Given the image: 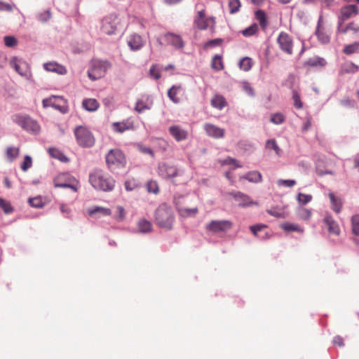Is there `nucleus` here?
<instances>
[{
    "label": "nucleus",
    "instance_id": "nucleus-21",
    "mask_svg": "<svg viewBox=\"0 0 359 359\" xmlns=\"http://www.w3.org/2000/svg\"><path fill=\"white\" fill-rule=\"evenodd\" d=\"M184 94V89L181 85L172 86L168 91V96L174 103L180 102V95Z\"/></svg>",
    "mask_w": 359,
    "mask_h": 359
},
{
    "label": "nucleus",
    "instance_id": "nucleus-17",
    "mask_svg": "<svg viewBox=\"0 0 359 359\" xmlns=\"http://www.w3.org/2000/svg\"><path fill=\"white\" fill-rule=\"evenodd\" d=\"M204 130L208 136L215 139L222 138L225 135V130L224 128L211 123H205L204 125Z\"/></svg>",
    "mask_w": 359,
    "mask_h": 359
},
{
    "label": "nucleus",
    "instance_id": "nucleus-22",
    "mask_svg": "<svg viewBox=\"0 0 359 359\" xmlns=\"http://www.w3.org/2000/svg\"><path fill=\"white\" fill-rule=\"evenodd\" d=\"M88 215L93 218H100L102 216H109L111 210L109 208L95 206L88 210Z\"/></svg>",
    "mask_w": 359,
    "mask_h": 359
},
{
    "label": "nucleus",
    "instance_id": "nucleus-33",
    "mask_svg": "<svg viewBox=\"0 0 359 359\" xmlns=\"http://www.w3.org/2000/svg\"><path fill=\"white\" fill-rule=\"evenodd\" d=\"M211 67L213 70L218 72L224 69L222 57L219 55H215L211 61Z\"/></svg>",
    "mask_w": 359,
    "mask_h": 359
},
{
    "label": "nucleus",
    "instance_id": "nucleus-37",
    "mask_svg": "<svg viewBox=\"0 0 359 359\" xmlns=\"http://www.w3.org/2000/svg\"><path fill=\"white\" fill-rule=\"evenodd\" d=\"M242 177L251 182H260L262 179L261 173L258 171L249 172Z\"/></svg>",
    "mask_w": 359,
    "mask_h": 359
},
{
    "label": "nucleus",
    "instance_id": "nucleus-31",
    "mask_svg": "<svg viewBox=\"0 0 359 359\" xmlns=\"http://www.w3.org/2000/svg\"><path fill=\"white\" fill-rule=\"evenodd\" d=\"M328 196L332 203V210L337 213L340 212L342 208L341 199L340 198L335 196V195L332 192L329 193Z\"/></svg>",
    "mask_w": 359,
    "mask_h": 359
},
{
    "label": "nucleus",
    "instance_id": "nucleus-19",
    "mask_svg": "<svg viewBox=\"0 0 359 359\" xmlns=\"http://www.w3.org/2000/svg\"><path fill=\"white\" fill-rule=\"evenodd\" d=\"M43 68L47 72H54L60 75H65L67 70L66 67L56 62H48L43 64Z\"/></svg>",
    "mask_w": 359,
    "mask_h": 359
},
{
    "label": "nucleus",
    "instance_id": "nucleus-9",
    "mask_svg": "<svg viewBox=\"0 0 359 359\" xmlns=\"http://www.w3.org/2000/svg\"><path fill=\"white\" fill-rule=\"evenodd\" d=\"M9 64L20 76L26 78L27 80L32 79V75L30 67L27 62L20 58L13 57L11 58Z\"/></svg>",
    "mask_w": 359,
    "mask_h": 359
},
{
    "label": "nucleus",
    "instance_id": "nucleus-23",
    "mask_svg": "<svg viewBox=\"0 0 359 359\" xmlns=\"http://www.w3.org/2000/svg\"><path fill=\"white\" fill-rule=\"evenodd\" d=\"M316 36L318 39V40L323 43H327L330 41V36L327 34L325 32V28L323 27V18L320 17L318 25H317V29L316 31Z\"/></svg>",
    "mask_w": 359,
    "mask_h": 359
},
{
    "label": "nucleus",
    "instance_id": "nucleus-52",
    "mask_svg": "<svg viewBox=\"0 0 359 359\" xmlns=\"http://www.w3.org/2000/svg\"><path fill=\"white\" fill-rule=\"evenodd\" d=\"M271 121L274 124H281L285 121V116L281 113H276L271 116Z\"/></svg>",
    "mask_w": 359,
    "mask_h": 359
},
{
    "label": "nucleus",
    "instance_id": "nucleus-29",
    "mask_svg": "<svg viewBox=\"0 0 359 359\" xmlns=\"http://www.w3.org/2000/svg\"><path fill=\"white\" fill-rule=\"evenodd\" d=\"M210 104L212 107L222 109L226 105V101L225 98L220 95H215L210 100Z\"/></svg>",
    "mask_w": 359,
    "mask_h": 359
},
{
    "label": "nucleus",
    "instance_id": "nucleus-13",
    "mask_svg": "<svg viewBox=\"0 0 359 359\" xmlns=\"http://www.w3.org/2000/svg\"><path fill=\"white\" fill-rule=\"evenodd\" d=\"M359 8L355 5H348L340 9V15L339 17V26L348 19L354 17L358 14Z\"/></svg>",
    "mask_w": 359,
    "mask_h": 359
},
{
    "label": "nucleus",
    "instance_id": "nucleus-58",
    "mask_svg": "<svg viewBox=\"0 0 359 359\" xmlns=\"http://www.w3.org/2000/svg\"><path fill=\"white\" fill-rule=\"evenodd\" d=\"M264 228H266V225L262 224H258L250 226V229L255 236H257L258 232Z\"/></svg>",
    "mask_w": 359,
    "mask_h": 359
},
{
    "label": "nucleus",
    "instance_id": "nucleus-11",
    "mask_svg": "<svg viewBox=\"0 0 359 359\" xmlns=\"http://www.w3.org/2000/svg\"><path fill=\"white\" fill-rule=\"evenodd\" d=\"M233 224L229 220H212L206 226L208 231L214 233L224 232L231 229Z\"/></svg>",
    "mask_w": 359,
    "mask_h": 359
},
{
    "label": "nucleus",
    "instance_id": "nucleus-4",
    "mask_svg": "<svg viewBox=\"0 0 359 359\" xmlns=\"http://www.w3.org/2000/svg\"><path fill=\"white\" fill-rule=\"evenodd\" d=\"M106 163L109 170L114 171L124 168L126 160L123 152L118 149H111L106 156Z\"/></svg>",
    "mask_w": 359,
    "mask_h": 359
},
{
    "label": "nucleus",
    "instance_id": "nucleus-45",
    "mask_svg": "<svg viewBox=\"0 0 359 359\" xmlns=\"http://www.w3.org/2000/svg\"><path fill=\"white\" fill-rule=\"evenodd\" d=\"M32 157L29 155H26L20 165V168L23 172H27L32 166Z\"/></svg>",
    "mask_w": 359,
    "mask_h": 359
},
{
    "label": "nucleus",
    "instance_id": "nucleus-57",
    "mask_svg": "<svg viewBox=\"0 0 359 359\" xmlns=\"http://www.w3.org/2000/svg\"><path fill=\"white\" fill-rule=\"evenodd\" d=\"M297 199L299 203H302L303 205H305L312 200V196L304 194H299Z\"/></svg>",
    "mask_w": 359,
    "mask_h": 359
},
{
    "label": "nucleus",
    "instance_id": "nucleus-8",
    "mask_svg": "<svg viewBox=\"0 0 359 359\" xmlns=\"http://www.w3.org/2000/svg\"><path fill=\"white\" fill-rule=\"evenodd\" d=\"M55 187L70 188L74 192L78 190V181L68 173H60L53 180Z\"/></svg>",
    "mask_w": 359,
    "mask_h": 359
},
{
    "label": "nucleus",
    "instance_id": "nucleus-5",
    "mask_svg": "<svg viewBox=\"0 0 359 359\" xmlns=\"http://www.w3.org/2000/svg\"><path fill=\"white\" fill-rule=\"evenodd\" d=\"M74 135L78 144L82 147H91L95 144V137L86 127H76L74 129Z\"/></svg>",
    "mask_w": 359,
    "mask_h": 359
},
{
    "label": "nucleus",
    "instance_id": "nucleus-62",
    "mask_svg": "<svg viewBox=\"0 0 359 359\" xmlns=\"http://www.w3.org/2000/svg\"><path fill=\"white\" fill-rule=\"evenodd\" d=\"M149 107L147 105L145 102L142 100L138 101L136 103L135 110L139 113L143 112L144 110L148 109Z\"/></svg>",
    "mask_w": 359,
    "mask_h": 359
},
{
    "label": "nucleus",
    "instance_id": "nucleus-38",
    "mask_svg": "<svg viewBox=\"0 0 359 359\" xmlns=\"http://www.w3.org/2000/svg\"><path fill=\"white\" fill-rule=\"evenodd\" d=\"M252 60L249 57H245L242 58L238 63L240 69L245 72H248L249 70H250L252 67Z\"/></svg>",
    "mask_w": 359,
    "mask_h": 359
},
{
    "label": "nucleus",
    "instance_id": "nucleus-56",
    "mask_svg": "<svg viewBox=\"0 0 359 359\" xmlns=\"http://www.w3.org/2000/svg\"><path fill=\"white\" fill-rule=\"evenodd\" d=\"M242 88H243V91L248 95L254 96V95H255L254 89L252 88V87L248 82H246V81L243 82L242 83Z\"/></svg>",
    "mask_w": 359,
    "mask_h": 359
},
{
    "label": "nucleus",
    "instance_id": "nucleus-2",
    "mask_svg": "<svg viewBox=\"0 0 359 359\" xmlns=\"http://www.w3.org/2000/svg\"><path fill=\"white\" fill-rule=\"evenodd\" d=\"M156 224L163 229L170 230L172 228L175 216L171 208L166 204H161L155 212Z\"/></svg>",
    "mask_w": 359,
    "mask_h": 359
},
{
    "label": "nucleus",
    "instance_id": "nucleus-47",
    "mask_svg": "<svg viewBox=\"0 0 359 359\" xmlns=\"http://www.w3.org/2000/svg\"><path fill=\"white\" fill-rule=\"evenodd\" d=\"M147 190L149 193L152 194H158L159 191V188L157 182L154 180H150L147 183Z\"/></svg>",
    "mask_w": 359,
    "mask_h": 359
},
{
    "label": "nucleus",
    "instance_id": "nucleus-51",
    "mask_svg": "<svg viewBox=\"0 0 359 359\" xmlns=\"http://www.w3.org/2000/svg\"><path fill=\"white\" fill-rule=\"evenodd\" d=\"M139 187L138 182L135 179H130L126 181L125 188L127 191H133Z\"/></svg>",
    "mask_w": 359,
    "mask_h": 359
},
{
    "label": "nucleus",
    "instance_id": "nucleus-53",
    "mask_svg": "<svg viewBox=\"0 0 359 359\" xmlns=\"http://www.w3.org/2000/svg\"><path fill=\"white\" fill-rule=\"evenodd\" d=\"M359 49V43H355L353 44L348 45L346 46L344 49V52L346 54H352L356 51H358Z\"/></svg>",
    "mask_w": 359,
    "mask_h": 359
},
{
    "label": "nucleus",
    "instance_id": "nucleus-55",
    "mask_svg": "<svg viewBox=\"0 0 359 359\" xmlns=\"http://www.w3.org/2000/svg\"><path fill=\"white\" fill-rule=\"evenodd\" d=\"M277 184L279 187H292L296 184V181L294 180H279L277 182Z\"/></svg>",
    "mask_w": 359,
    "mask_h": 359
},
{
    "label": "nucleus",
    "instance_id": "nucleus-30",
    "mask_svg": "<svg viewBox=\"0 0 359 359\" xmlns=\"http://www.w3.org/2000/svg\"><path fill=\"white\" fill-rule=\"evenodd\" d=\"M326 65L325 59L320 57H313L308 59L304 63L305 67H323Z\"/></svg>",
    "mask_w": 359,
    "mask_h": 359
},
{
    "label": "nucleus",
    "instance_id": "nucleus-54",
    "mask_svg": "<svg viewBox=\"0 0 359 359\" xmlns=\"http://www.w3.org/2000/svg\"><path fill=\"white\" fill-rule=\"evenodd\" d=\"M358 69V67L352 62L346 63L344 68V71L347 73H355Z\"/></svg>",
    "mask_w": 359,
    "mask_h": 359
},
{
    "label": "nucleus",
    "instance_id": "nucleus-10",
    "mask_svg": "<svg viewBox=\"0 0 359 359\" xmlns=\"http://www.w3.org/2000/svg\"><path fill=\"white\" fill-rule=\"evenodd\" d=\"M279 48L284 53L292 55L293 53V39L290 35L285 32H280L277 39Z\"/></svg>",
    "mask_w": 359,
    "mask_h": 359
},
{
    "label": "nucleus",
    "instance_id": "nucleus-25",
    "mask_svg": "<svg viewBox=\"0 0 359 359\" xmlns=\"http://www.w3.org/2000/svg\"><path fill=\"white\" fill-rule=\"evenodd\" d=\"M128 44L132 50H137L143 46L144 41L141 36L135 34L130 36Z\"/></svg>",
    "mask_w": 359,
    "mask_h": 359
},
{
    "label": "nucleus",
    "instance_id": "nucleus-46",
    "mask_svg": "<svg viewBox=\"0 0 359 359\" xmlns=\"http://www.w3.org/2000/svg\"><path fill=\"white\" fill-rule=\"evenodd\" d=\"M351 226L353 233L359 236V215L352 216Z\"/></svg>",
    "mask_w": 359,
    "mask_h": 359
},
{
    "label": "nucleus",
    "instance_id": "nucleus-41",
    "mask_svg": "<svg viewBox=\"0 0 359 359\" xmlns=\"http://www.w3.org/2000/svg\"><path fill=\"white\" fill-rule=\"evenodd\" d=\"M266 148L273 149L277 156H280L282 151L274 139L269 140L266 142Z\"/></svg>",
    "mask_w": 359,
    "mask_h": 359
},
{
    "label": "nucleus",
    "instance_id": "nucleus-50",
    "mask_svg": "<svg viewBox=\"0 0 359 359\" xmlns=\"http://www.w3.org/2000/svg\"><path fill=\"white\" fill-rule=\"evenodd\" d=\"M353 31L355 33H359V25L354 22H351L347 25V26L341 29L343 34H346L348 31Z\"/></svg>",
    "mask_w": 359,
    "mask_h": 359
},
{
    "label": "nucleus",
    "instance_id": "nucleus-42",
    "mask_svg": "<svg viewBox=\"0 0 359 359\" xmlns=\"http://www.w3.org/2000/svg\"><path fill=\"white\" fill-rule=\"evenodd\" d=\"M292 101L293 105L297 109H302L304 107V103L301 100L299 93L294 90L292 91Z\"/></svg>",
    "mask_w": 359,
    "mask_h": 359
},
{
    "label": "nucleus",
    "instance_id": "nucleus-48",
    "mask_svg": "<svg viewBox=\"0 0 359 359\" xmlns=\"http://www.w3.org/2000/svg\"><path fill=\"white\" fill-rule=\"evenodd\" d=\"M258 31V26L257 24H253L242 31L244 36H251L257 33Z\"/></svg>",
    "mask_w": 359,
    "mask_h": 359
},
{
    "label": "nucleus",
    "instance_id": "nucleus-3",
    "mask_svg": "<svg viewBox=\"0 0 359 359\" xmlns=\"http://www.w3.org/2000/svg\"><path fill=\"white\" fill-rule=\"evenodd\" d=\"M111 67V64L107 60H93L88 70V76L92 81L100 79L105 76Z\"/></svg>",
    "mask_w": 359,
    "mask_h": 359
},
{
    "label": "nucleus",
    "instance_id": "nucleus-20",
    "mask_svg": "<svg viewBox=\"0 0 359 359\" xmlns=\"http://www.w3.org/2000/svg\"><path fill=\"white\" fill-rule=\"evenodd\" d=\"M169 133L177 142L185 140L188 136V132L179 126H170Z\"/></svg>",
    "mask_w": 359,
    "mask_h": 359
},
{
    "label": "nucleus",
    "instance_id": "nucleus-28",
    "mask_svg": "<svg viewBox=\"0 0 359 359\" xmlns=\"http://www.w3.org/2000/svg\"><path fill=\"white\" fill-rule=\"evenodd\" d=\"M112 127L114 131L122 133L133 128V124L128 121L116 122L113 123Z\"/></svg>",
    "mask_w": 359,
    "mask_h": 359
},
{
    "label": "nucleus",
    "instance_id": "nucleus-34",
    "mask_svg": "<svg viewBox=\"0 0 359 359\" xmlns=\"http://www.w3.org/2000/svg\"><path fill=\"white\" fill-rule=\"evenodd\" d=\"M137 226H138L139 231L141 233H149L152 229L151 223L145 219H140V221L138 222V224H137Z\"/></svg>",
    "mask_w": 359,
    "mask_h": 359
},
{
    "label": "nucleus",
    "instance_id": "nucleus-36",
    "mask_svg": "<svg viewBox=\"0 0 359 359\" xmlns=\"http://www.w3.org/2000/svg\"><path fill=\"white\" fill-rule=\"evenodd\" d=\"M20 154V148L9 147L6 149V155L8 161L13 162Z\"/></svg>",
    "mask_w": 359,
    "mask_h": 359
},
{
    "label": "nucleus",
    "instance_id": "nucleus-15",
    "mask_svg": "<svg viewBox=\"0 0 359 359\" xmlns=\"http://www.w3.org/2000/svg\"><path fill=\"white\" fill-rule=\"evenodd\" d=\"M117 28L116 17L109 15L102 20V31L107 34L111 35L115 33Z\"/></svg>",
    "mask_w": 359,
    "mask_h": 359
},
{
    "label": "nucleus",
    "instance_id": "nucleus-24",
    "mask_svg": "<svg viewBox=\"0 0 359 359\" xmlns=\"http://www.w3.org/2000/svg\"><path fill=\"white\" fill-rule=\"evenodd\" d=\"M176 208L180 216L183 217H194L197 215L198 210L197 208H189L180 204L177 201L176 202Z\"/></svg>",
    "mask_w": 359,
    "mask_h": 359
},
{
    "label": "nucleus",
    "instance_id": "nucleus-43",
    "mask_svg": "<svg viewBox=\"0 0 359 359\" xmlns=\"http://www.w3.org/2000/svg\"><path fill=\"white\" fill-rule=\"evenodd\" d=\"M0 208L3 210L5 214H11L14 211V208L11 203L0 197Z\"/></svg>",
    "mask_w": 359,
    "mask_h": 359
},
{
    "label": "nucleus",
    "instance_id": "nucleus-63",
    "mask_svg": "<svg viewBox=\"0 0 359 359\" xmlns=\"http://www.w3.org/2000/svg\"><path fill=\"white\" fill-rule=\"evenodd\" d=\"M116 211L118 215L116 217V219L118 221H123L126 217L125 209L122 206H117Z\"/></svg>",
    "mask_w": 359,
    "mask_h": 359
},
{
    "label": "nucleus",
    "instance_id": "nucleus-26",
    "mask_svg": "<svg viewBox=\"0 0 359 359\" xmlns=\"http://www.w3.org/2000/svg\"><path fill=\"white\" fill-rule=\"evenodd\" d=\"M324 222L328 228V231L330 233L338 236L340 233V229L339 225L337 222L333 219L331 216H327L324 219Z\"/></svg>",
    "mask_w": 359,
    "mask_h": 359
},
{
    "label": "nucleus",
    "instance_id": "nucleus-49",
    "mask_svg": "<svg viewBox=\"0 0 359 359\" xmlns=\"http://www.w3.org/2000/svg\"><path fill=\"white\" fill-rule=\"evenodd\" d=\"M49 154L55 158H57L61 161H65L67 158L65 156V155L57 149L56 148H50L48 149Z\"/></svg>",
    "mask_w": 359,
    "mask_h": 359
},
{
    "label": "nucleus",
    "instance_id": "nucleus-18",
    "mask_svg": "<svg viewBox=\"0 0 359 359\" xmlns=\"http://www.w3.org/2000/svg\"><path fill=\"white\" fill-rule=\"evenodd\" d=\"M159 175L164 178H172L177 175V170L173 165L163 163L158 166Z\"/></svg>",
    "mask_w": 359,
    "mask_h": 359
},
{
    "label": "nucleus",
    "instance_id": "nucleus-61",
    "mask_svg": "<svg viewBox=\"0 0 359 359\" xmlns=\"http://www.w3.org/2000/svg\"><path fill=\"white\" fill-rule=\"evenodd\" d=\"M222 41L219 39L210 40L204 44V48H208L219 46L221 44Z\"/></svg>",
    "mask_w": 359,
    "mask_h": 359
},
{
    "label": "nucleus",
    "instance_id": "nucleus-12",
    "mask_svg": "<svg viewBox=\"0 0 359 359\" xmlns=\"http://www.w3.org/2000/svg\"><path fill=\"white\" fill-rule=\"evenodd\" d=\"M43 106L46 108L48 107H53L56 109H58L60 111H65V100L60 96H52L48 98H46L43 100Z\"/></svg>",
    "mask_w": 359,
    "mask_h": 359
},
{
    "label": "nucleus",
    "instance_id": "nucleus-60",
    "mask_svg": "<svg viewBox=\"0 0 359 359\" xmlns=\"http://www.w3.org/2000/svg\"><path fill=\"white\" fill-rule=\"evenodd\" d=\"M51 18V13L50 11H44L39 14L38 19L41 22H46Z\"/></svg>",
    "mask_w": 359,
    "mask_h": 359
},
{
    "label": "nucleus",
    "instance_id": "nucleus-14",
    "mask_svg": "<svg viewBox=\"0 0 359 359\" xmlns=\"http://www.w3.org/2000/svg\"><path fill=\"white\" fill-rule=\"evenodd\" d=\"M229 194L234 198L239 207L245 208L258 205L257 201H252L249 196L240 191L231 192Z\"/></svg>",
    "mask_w": 359,
    "mask_h": 359
},
{
    "label": "nucleus",
    "instance_id": "nucleus-35",
    "mask_svg": "<svg viewBox=\"0 0 359 359\" xmlns=\"http://www.w3.org/2000/svg\"><path fill=\"white\" fill-rule=\"evenodd\" d=\"M280 227L287 232L291 231H297L302 233L304 231V229L296 224L285 222L280 225Z\"/></svg>",
    "mask_w": 359,
    "mask_h": 359
},
{
    "label": "nucleus",
    "instance_id": "nucleus-64",
    "mask_svg": "<svg viewBox=\"0 0 359 359\" xmlns=\"http://www.w3.org/2000/svg\"><path fill=\"white\" fill-rule=\"evenodd\" d=\"M29 203L32 206L35 207V208L42 207V202H41V198H30L29 200Z\"/></svg>",
    "mask_w": 359,
    "mask_h": 359
},
{
    "label": "nucleus",
    "instance_id": "nucleus-39",
    "mask_svg": "<svg viewBox=\"0 0 359 359\" xmlns=\"http://www.w3.org/2000/svg\"><path fill=\"white\" fill-rule=\"evenodd\" d=\"M312 212L310 209L301 207L297 210V216L299 219L308 221L311 218Z\"/></svg>",
    "mask_w": 359,
    "mask_h": 359
},
{
    "label": "nucleus",
    "instance_id": "nucleus-16",
    "mask_svg": "<svg viewBox=\"0 0 359 359\" xmlns=\"http://www.w3.org/2000/svg\"><path fill=\"white\" fill-rule=\"evenodd\" d=\"M163 38L168 45L173 46L176 49H181L184 46V42L180 35L168 32L163 35Z\"/></svg>",
    "mask_w": 359,
    "mask_h": 359
},
{
    "label": "nucleus",
    "instance_id": "nucleus-40",
    "mask_svg": "<svg viewBox=\"0 0 359 359\" xmlns=\"http://www.w3.org/2000/svg\"><path fill=\"white\" fill-rule=\"evenodd\" d=\"M255 18L259 22L260 26L264 29L267 26V20L266 13L262 11L258 10L255 12Z\"/></svg>",
    "mask_w": 359,
    "mask_h": 359
},
{
    "label": "nucleus",
    "instance_id": "nucleus-44",
    "mask_svg": "<svg viewBox=\"0 0 359 359\" xmlns=\"http://www.w3.org/2000/svg\"><path fill=\"white\" fill-rule=\"evenodd\" d=\"M228 5L231 14L237 13L241 6L240 0H228Z\"/></svg>",
    "mask_w": 359,
    "mask_h": 359
},
{
    "label": "nucleus",
    "instance_id": "nucleus-32",
    "mask_svg": "<svg viewBox=\"0 0 359 359\" xmlns=\"http://www.w3.org/2000/svg\"><path fill=\"white\" fill-rule=\"evenodd\" d=\"M270 215L277 218H285L287 216V212L284 208L273 207L266 210Z\"/></svg>",
    "mask_w": 359,
    "mask_h": 359
},
{
    "label": "nucleus",
    "instance_id": "nucleus-27",
    "mask_svg": "<svg viewBox=\"0 0 359 359\" xmlns=\"http://www.w3.org/2000/svg\"><path fill=\"white\" fill-rule=\"evenodd\" d=\"M82 106L88 111H95L98 109L100 104L95 99L88 98L83 100Z\"/></svg>",
    "mask_w": 359,
    "mask_h": 359
},
{
    "label": "nucleus",
    "instance_id": "nucleus-7",
    "mask_svg": "<svg viewBox=\"0 0 359 359\" xmlns=\"http://www.w3.org/2000/svg\"><path fill=\"white\" fill-rule=\"evenodd\" d=\"M13 121L29 133H36L40 130L38 123L29 116L16 114L13 116Z\"/></svg>",
    "mask_w": 359,
    "mask_h": 359
},
{
    "label": "nucleus",
    "instance_id": "nucleus-59",
    "mask_svg": "<svg viewBox=\"0 0 359 359\" xmlns=\"http://www.w3.org/2000/svg\"><path fill=\"white\" fill-rule=\"evenodd\" d=\"M4 43L8 47H13L17 45L18 41L14 36H6L4 37Z\"/></svg>",
    "mask_w": 359,
    "mask_h": 359
},
{
    "label": "nucleus",
    "instance_id": "nucleus-1",
    "mask_svg": "<svg viewBox=\"0 0 359 359\" xmlns=\"http://www.w3.org/2000/svg\"><path fill=\"white\" fill-rule=\"evenodd\" d=\"M89 182L95 189L103 191L113 190L115 185L114 180L100 170H94L90 174Z\"/></svg>",
    "mask_w": 359,
    "mask_h": 359
},
{
    "label": "nucleus",
    "instance_id": "nucleus-6",
    "mask_svg": "<svg viewBox=\"0 0 359 359\" xmlns=\"http://www.w3.org/2000/svg\"><path fill=\"white\" fill-rule=\"evenodd\" d=\"M194 25L201 30L208 28L213 30L215 26V18L214 17L205 16V8L201 5V8L197 11L194 20Z\"/></svg>",
    "mask_w": 359,
    "mask_h": 359
}]
</instances>
